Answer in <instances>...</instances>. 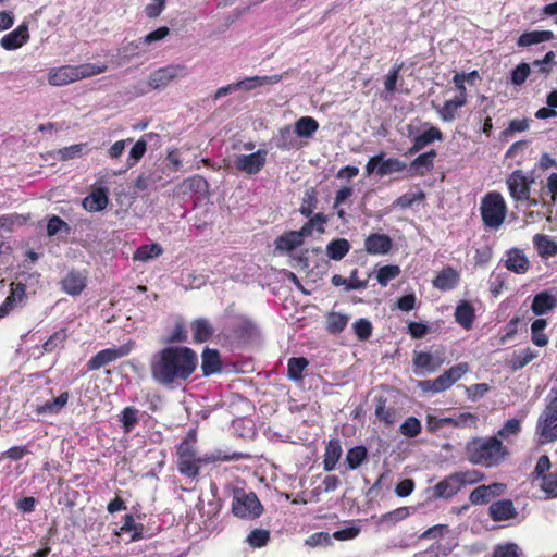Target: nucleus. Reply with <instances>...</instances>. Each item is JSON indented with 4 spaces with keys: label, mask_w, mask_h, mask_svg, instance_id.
Returning a JSON list of instances; mask_svg holds the SVG:
<instances>
[{
    "label": "nucleus",
    "mask_w": 557,
    "mask_h": 557,
    "mask_svg": "<svg viewBox=\"0 0 557 557\" xmlns=\"http://www.w3.org/2000/svg\"><path fill=\"white\" fill-rule=\"evenodd\" d=\"M197 363L198 358L194 350L188 347L171 346L154 356L151 372L156 381L169 385L188 379Z\"/></svg>",
    "instance_id": "obj_1"
},
{
    "label": "nucleus",
    "mask_w": 557,
    "mask_h": 557,
    "mask_svg": "<svg viewBox=\"0 0 557 557\" xmlns=\"http://www.w3.org/2000/svg\"><path fill=\"white\" fill-rule=\"evenodd\" d=\"M196 433L194 430L189 431L186 438L180 444L177 448V467L182 474L188 478H195L199 473L200 463H209L214 461H230L240 460L246 457L243 453L223 454L218 450L203 457H197L195 450Z\"/></svg>",
    "instance_id": "obj_2"
},
{
    "label": "nucleus",
    "mask_w": 557,
    "mask_h": 557,
    "mask_svg": "<svg viewBox=\"0 0 557 557\" xmlns=\"http://www.w3.org/2000/svg\"><path fill=\"white\" fill-rule=\"evenodd\" d=\"M469 459L485 467L498 465L507 455V449L497 437L473 438L467 445Z\"/></svg>",
    "instance_id": "obj_3"
},
{
    "label": "nucleus",
    "mask_w": 557,
    "mask_h": 557,
    "mask_svg": "<svg viewBox=\"0 0 557 557\" xmlns=\"http://www.w3.org/2000/svg\"><path fill=\"white\" fill-rule=\"evenodd\" d=\"M107 66L83 64L79 66H61L49 73V83L53 86H63L82 78L90 77L104 72Z\"/></svg>",
    "instance_id": "obj_4"
},
{
    "label": "nucleus",
    "mask_w": 557,
    "mask_h": 557,
    "mask_svg": "<svg viewBox=\"0 0 557 557\" xmlns=\"http://www.w3.org/2000/svg\"><path fill=\"white\" fill-rule=\"evenodd\" d=\"M553 394L537 419L536 434L540 436L541 443L557 441V388Z\"/></svg>",
    "instance_id": "obj_5"
},
{
    "label": "nucleus",
    "mask_w": 557,
    "mask_h": 557,
    "mask_svg": "<svg viewBox=\"0 0 557 557\" xmlns=\"http://www.w3.org/2000/svg\"><path fill=\"white\" fill-rule=\"evenodd\" d=\"M481 216L484 225L490 228H498L506 216V205L498 193L487 194L481 202Z\"/></svg>",
    "instance_id": "obj_6"
},
{
    "label": "nucleus",
    "mask_w": 557,
    "mask_h": 557,
    "mask_svg": "<svg viewBox=\"0 0 557 557\" xmlns=\"http://www.w3.org/2000/svg\"><path fill=\"white\" fill-rule=\"evenodd\" d=\"M262 510L263 507L255 493H246L244 490L234 491L232 511L236 517L256 519L261 516Z\"/></svg>",
    "instance_id": "obj_7"
},
{
    "label": "nucleus",
    "mask_w": 557,
    "mask_h": 557,
    "mask_svg": "<svg viewBox=\"0 0 557 557\" xmlns=\"http://www.w3.org/2000/svg\"><path fill=\"white\" fill-rule=\"evenodd\" d=\"M136 346L134 341H128L127 343L117 346L111 347L97 352L89 361L86 367L88 371L99 370L100 368L127 356Z\"/></svg>",
    "instance_id": "obj_8"
},
{
    "label": "nucleus",
    "mask_w": 557,
    "mask_h": 557,
    "mask_svg": "<svg viewBox=\"0 0 557 557\" xmlns=\"http://www.w3.org/2000/svg\"><path fill=\"white\" fill-rule=\"evenodd\" d=\"M384 153L371 157L366 165L367 175L374 172L379 176H385L392 173L400 172L406 168V164L397 158L384 159Z\"/></svg>",
    "instance_id": "obj_9"
},
{
    "label": "nucleus",
    "mask_w": 557,
    "mask_h": 557,
    "mask_svg": "<svg viewBox=\"0 0 557 557\" xmlns=\"http://www.w3.org/2000/svg\"><path fill=\"white\" fill-rule=\"evenodd\" d=\"M185 74V66L183 65H168L161 67L150 74L147 81V87L149 89H161L166 87L176 77Z\"/></svg>",
    "instance_id": "obj_10"
},
{
    "label": "nucleus",
    "mask_w": 557,
    "mask_h": 557,
    "mask_svg": "<svg viewBox=\"0 0 557 557\" xmlns=\"http://www.w3.org/2000/svg\"><path fill=\"white\" fill-rule=\"evenodd\" d=\"M533 183L534 178H529L521 170L513 171L507 178L510 195L517 201L529 199L530 188Z\"/></svg>",
    "instance_id": "obj_11"
},
{
    "label": "nucleus",
    "mask_w": 557,
    "mask_h": 557,
    "mask_svg": "<svg viewBox=\"0 0 557 557\" xmlns=\"http://www.w3.org/2000/svg\"><path fill=\"white\" fill-rule=\"evenodd\" d=\"M268 152L259 149L250 154H239L235 158V168L239 172L252 175L259 173L265 164Z\"/></svg>",
    "instance_id": "obj_12"
},
{
    "label": "nucleus",
    "mask_w": 557,
    "mask_h": 557,
    "mask_svg": "<svg viewBox=\"0 0 557 557\" xmlns=\"http://www.w3.org/2000/svg\"><path fill=\"white\" fill-rule=\"evenodd\" d=\"M444 361L445 356L442 349H436L432 352L416 351L413 357V364L426 372H434L444 363Z\"/></svg>",
    "instance_id": "obj_13"
},
{
    "label": "nucleus",
    "mask_w": 557,
    "mask_h": 557,
    "mask_svg": "<svg viewBox=\"0 0 557 557\" xmlns=\"http://www.w3.org/2000/svg\"><path fill=\"white\" fill-rule=\"evenodd\" d=\"M506 485L503 483H492L490 485H480L470 494V502L474 505L488 503L494 496L504 493Z\"/></svg>",
    "instance_id": "obj_14"
},
{
    "label": "nucleus",
    "mask_w": 557,
    "mask_h": 557,
    "mask_svg": "<svg viewBox=\"0 0 557 557\" xmlns=\"http://www.w3.org/2000/svg\"><path fill=\"white\" fill-rule=\"evenodd\" d=\"M108 193V188L106 187L95 188L83 199L82 205L84 209L89 212L102 211L109 202Z\"/></svg>",
    "instance_id": "obj_15"
},
{
    "label": "nucleus",
    "mask_w": 557,
    "mask_h": 557,
    "mask_svg": "<svg viewBox=\"0 0 557 557\" xmlns=\"http://www.w3.org/2000/svg\"><path fill=\"white\" fill-rule=\"evenodd\" d=\"M62 289L69 295H79L86 287V275L71 270L61 281Z\"/></svg>",
    "instance_id": "obj_16"
},
{
    "label": "nucleus",
    "mask_w": 557,
    "mask_h": 557,
    "mask_svg": "<svg viewBox=\"0 0 557 557\" xmlns=\"http://www.w3.org/2000/svg\"><path fill=\"white\" fill-rule=\"evenodd\" d=\"M364 248L371 255H385L392 248V239L385 234H371L364 240Z\"/></svg>",
    "instance_id": "obj_17"
},
{
    "label": "nucleus",
    "mask_w": 557,
    "mask_h": 557,
    "mask_svg": "<svg viewBox=\"0 0 557 557\" xmlns=\"http://www.w3.org/2000/svg\"><path fill=\"white\" fill-rule=\"evenodd\" d=\"M28 38V26L23 23L17 28L3 36L0 44L5 50H13L22 47Z\"/></svg>",
    "instance_id": "obj_18"
},
{
    "label": "nucleus",
    "mask_w": 557,
    "mask_h": 557,
    "mask_svg": "<svg viewBox=\"0 0 557 557\" xmlns=\"http://www.w3.org/2000/svg\"><path fill=\"white\" fill-rule=\"evenodd\" d=\"M462 487V482L457 473L442 480L434 486V495L436 497L449 498L454 496Z\"/></svg>",
    "instance_id": "obj_19"
},
{
    "label": "nucleus",
    "mask_w": 557,
    "mask_h": 557,
    "mask_svg": "<svg viewBox=\"0 0 557 557\" xmlns=\"http://www.w3.org/2000/svg\"><path fill=\"white\" fill-rule=\"evenodd\" d=\"M505 265L509 271H512L518 274H523L529 269V260L522 250L518 248H511L510 250L507 251Z\"/></svg>",
    "instance_id": "obj_20"
},
{
    "label": "nucleus",
    "mask_w": 557,
    "mask_h": 557,
    "mask_svg": "<svg viewBox=\"0 0 557 557\" xmlns=\"http://www.w3.org/2000/svg\"><path fill=\"white\" fill-rule=\"evenodd\" d=\"M557 299L547 290L536 294L533 298L531 310L535 315H544L553 310Z\"/></svg>",
    "instance_id": "obj_21"
},
{
    "label": "nucleus",
    "mask_w": 557,
    "mask_h": 557,
    "mask_svg": "<svg viewBox=\"0 0 557 557\" xmlns=\"http://www.w3.org/2000/svg\"><path fill=\"white\" fill-rule=\"evenodd\" d=\"M201 359V370L205 376L221 372L222 366L218 350L206 348Z\"/></svg>",
    "instance_id": "obj_22"
},
{
    "label": "nucleus",
    "mask_w": 557,
    "mask_h": 557,
    "mask_svg": "<svg viewBox=\"0 0 557 557\" xmlns=\"http://www.w3.org/2000/svg\"><path fill=\"white\" fill-rule=\"evenodd\" d=\"M490 515L495 521H503L516 516L513 503L510 499H502L490 506Z\"/></svg>",
    "instance_id": "obj_23"
},
{
    "label": "nucleus",
    "mask_w": 557,
    "mask_h": 557,
    "mask_svg": "<svg viewBox=\"0 0 557 557\" xmlns=\"http://www.w3.org/2000/svg\"><path fill=\"white\" fill-rule=\"evenodd\" d=\"M459 281V275L456 270L448 267L443 269L436 277L432 281L433 286L441 290L453 289Z\"/></svg>",
    "instance_id": "obj_24"
},
{
    "label": "nucleus",
    "mask_w": 557,
    "mask_h": 557,
    "mask_svg": "<svg viewBox=\"0 0 557 557\" xmlns=\"http://www.w3.org/2000/svg\"><path fill=\"white\" fill-rule=\"evenodd\" d=\"M207 181L200 175H195L178 184L174 189V195L181 196L189 193H200L207 189Z\"/></svg>",
    "instance_id": "obj_25"
},
{
    "label": "nucleus",
    "mask_w": 557,
    "mask_h": 557,
    "mask_svg": "<svg viewBox=\"0 0 557 557\" xmlns=\"http://www.w3.org/2000/svg\"><path fill=\"white\" fill-rule=\"evenodd\" d=\"M282 79L281 75H272V76H252L247 77L243 81L235 83L236 90H252L259 86H263L267 84H276Z\"/></svg>",
    "instance_id": "obj_26"
},
{
    "label": "nucleus",
    "mask_w": 557,
    "mask_h": 557,
    "mask_svg": "<svg viewBox=\"0 0 557 557\" xmlns=\"http://www.w3.org/2000/svg\"><path fill=\"white\" fill-rule=\"evenodd\" d=\"M474 317V308L469 301H461L455 310L456 322L466 330L472 327Z\"/></svg>",
    "instance_id": "obj_27"
},
{
    "label": "nucleus",
    "mask_w": 557,
    "mask_h": 557,
    "mask_svg": "<svg viewBox=\"0 0 557 557\" xmlns=\"http://www.w3.org/2000/svg\"><path fill=\"white\" fill-rule=\"evenodd\" d=\"M341 456H342V447H341L339 441L336 438L331 440L325 448L324 460H323L324 470L327 472L334 470Z\"/></svg>",
    "instance_id": "obj_28"
},
{
    "label": "nucleus",
    "mask_w": 557,
    "mask_h": 557,
    "mask_svg": "<svg viewBox=\"0 0 557 557\" xmlns=\"http://www.w3.org/2000/svg\"><path fill=\"white\" fill-rule=\"evenodd\" d=\"M443 134L442 132L436 127H430L426 132H424L421 135H418L413 139V145L409 149L410 153H416L419 150L423 149L429 144L433 143L434 140H442Z\"/></svg>",
    "instance_id": "obj_29"
},
{
    "label": "nucleus",
    "mask_w": 557,
    "mask_h": 557,
    "mask_svg": "<svg viewBox=\"0 0 557 557\" xmlns=\"http://www.w3.org/2000/svg\"><path fill=\"white\" fill-rule=\"evenodd\" d=\"M554 38V34L550 30H533L523 33L518 39L519 47H529L535 44L549 41Z\"/></svg>",
    "instance_id": "obj_30"
},
{
    "label": "nucleus",
    "mask_w": 557,
    "mask_h": 557,
    "mask_svg": "<svg viewBox=\"0 0 557 557\" xmlns=\"http://www.w3.org/2000/svg\"><path fill=\"white\" fill-rule=\"evenodd\" d=\"M350 250V244L345 238H337L330 242L326 246V255L330 259L339 261Z\"/></svg>",
    "instance_id": "obj_31"
},
{
    "label": "nucleus",
    "mask_w": 557,
    "mask_h": 557,
    "mask_svg": "<svg viewBox=\"0 0 557 557\" xmlns=\"http://www.w3.org/2000/svg\"><path fill=\"white\" fill-rule=\"evenodd\" d=\"M69 400V393L63 392L53 400H48L44 405L38 406L36 412L38 414H55L59 413Z\"/></svg>",
    "instance_id": "obj_32"
},
{
    "label": "nucleus",
    "mask_w": 557,
    "mask_h": 557,
    "mask_svg": "<svg viewBox=\"0 0 557 557\" xmlns=\"http://www.w3.org/2000/svg\"><path fill=\"white\" fill-rule=\"evenodd\" d=\"M302 238L304 236L299 231L289 232L276 239V249L282 251H290L302 244Z\"/></svg>",
    "instance_id": "obj_33"
},
{
    "label": "nucleus",
    "mask_w": 557,
    "mask_h": 557,
    "mask_svg": "<svg viewBox=\"0 0 557 557\" xmlns=\"http://www.w3.org/2000/svg\"><path fill=\"white\" fill-rule=\"evenodd\" d=\"M533 244L542 257H550L557 255V243L548 236L536 234L533 237Z\"/></svg>",
    "instance_id": "obj_34"
},
{
    "label": "nucleus",
    "mask_w": 557,
    "mask_h": 557,
    "mask_svg": "<svg viewBox=\"0 0 557 557\" xmlns=\"http://www.w3.org/2000/svg\"><path fill=\"white\" fill-rule=\"evenodd\" d=\"M357 273H358V271L354 270L350 273V277H348V278H345V277H343L339 274H335V275L332 276L331 282H332V284L334 286L345 285L346 290L363 289V288L367 287L368 282L367 281H359L357 278Z\"/></svg>",
    "instance_id": "obj_35"
},
{
    "label": "nucleus",
    "mask_w": 557,
    "mask_h": 557,
    "mask_svg": "<svg viewBox=\"0 0 557 557\" xmlns=\"http://www.w3.org/2000/svg\"><path fill=\"white\" fill-rule=\"evenodd\" d=\"M194 338L196 342H207L214 333L213 327L207 319H197L193 322Z\"/></svg>",
    "instance_id": "obj_36"
},
{
    "label": "nucleus",
    "mask_w": 557,
    "mask_h": 557,
    "mask_svg": "<svg viewBox=\"0 0 557 557\" xmlns=\"http://www.w3.org/2000/svg\"><path fill=\"white\" fill-rule=\"evenodd\" d=\"M466 104V98L461 95L455 99L447 100L440 109L441 117L445 122H451L456 117V111Z\"/></svg>",
    "instance_id": "obj_37"
},
{
    "label": "nucleus",
    "mask_w": 557,
    "mask_h": 557,
    "mask_svg": "<svg viewBox=\"0 0 557 557\" xmlns=\"http://www.w3.org/2000/svg\"><path fill=\"white\" fill-rule=\"evenodd\" d=\"M318 122L310 116L300 117L295 123V133L298 137L309 138L318 129Z\"/></svg>",
    "instance_id": "obj_38"
},
{
    "label": "nucleus",
    "mask_w": 557,
    "mask_h": 557,
    "mask_svg": "<svg viewBox=\"0 0 557 557\" xmlns=\"http://www.w3.org/2000/svg\"><path fill=\"white\" fill-rule=\"evenodd\" d=\"M87 144H76L69 147L58 149L53 152V157L60 161H67L71 159L79 158L85 153Z\"/></svg>",
    "instance_id": "obj_39"
},
{
    "label": "nucleus",
    "mask_w": 557,
    "mask_h": 557,
    "mask_svg": "<svg viewBox=\"0 0 557 557\" xmlns=\"http://www.w3.org/2000/svg\"><path fill=\"white\" fill-rule=\"evenodd\" d=\"M348 315L338 312H330L326 317V329L332 334L344 331L348 323Z\"/></svg>",
    "instance_id": "obj_40"
},
{
    "label": "nucleus",
    "mask_w": 557,
    "mask_h": 557,
    "mask_svg": "<svg viewBox=\"0 0 557 557\" xmlns=\"http://www.w3.org/2000/svg\"><path fill=\"white\" fill-rule=\"evenodd\" d=\"M546 325L547 322L544 319H537L531 325L532 342L539 347L546 346L548 343L547 336L543 333Z\"/></svg>",
    "instance_id": "obj_41"
},
{
    "label": "nucleus",
    "mask_w": 557,
    "mask_h": 557,
    "mask_svg": "<svg viewBox=\"0 0 557 557\" xmlns=\"http://www.w3.org/2000/svg\"><path fill=\"white\" fill-rule=\"evenodd\" d=\"M368 451L364 446H355L350 448L346 456V461L350 469H357L367 458Z\"/></svg>",
    "instance_id": "obj_42"
},
{
    "label": "nucleus",
    "mask_w": 557,
    "mask_h": 557,
    "mask_svg": "<svg viewBox=\"0 0 557 557\" xmlns=\"http://www.w3.org/2000/svg\"><path fill=\"white\" fill-rule=\"evenodd\" d=\"M375 416L386 424H393L396 418L395 411L391 408H386V399L383 397L376 399Z\"/></svg>",
    "instance_id": "obj_43"
},
{
    "label": "nucleus",
    "mask_w": 557,
    "mask_h": 557,
    "mask_svg": "<svg viewBox=\"0 0 557 557\" xmlns=\"http://www.w3.org/2000/svg\"><path fill=\"white\" fill-rule=\"evenodd\" d=\"M308 366V360L304 357L290 358L288 360V376L293 381H299L302 379V371Z\"/></svg>",
    "instance_id": "obj_44"
},
{
    "label": "nucleus",
    "mask_w": 557,
    "mask_h": 557,
    "mask_svg": "<svg viewBox=\"0 0 557 557\" xmlns=\"http://www.w3.org/2000/svg\"><path fill=\"white\" fill-rule=\"evenodd\" d=\"M317 205H318V198H317L315 191L313 189H307L304 195L302 203L299 208V212L304 216L308 218L313 213L314 209L317 208Z\"/></svg>",
    "instance_id": "obj_45"
},
{
    "label": "nucleus",
    "mask_w": 557,
    "mask_h": 557,
    "mask_svg": "<svg viewBox=\"0 0 557 557\" xmlns=\"http://www.w3.org/2000/svg\"><path fill=\"white\" fill-rule=\"evenodd\" d=\"M294 132L290 126H285L280 129L276 137V147L281 150H288L295 146Z\"/></svg>",
    "instance_id": "obj_46"
},
{
    "label": "nucleus",
    "mask_w": 557,
    "mask_h": 557,
    "mask_svg": "<svg viewBox=\"0 0 557 557\" xmlns=\"http://www.w3.org/2000/svg\"><path fill=\"white\" fill-rule=\"evenodd\" d=\"M270 540V532L264 529H255L247 537V542L251 547H262Z\"/></svg>",
    "instance_id": "obj_47"
},
{
    "label": "nucleus",
    "mask_w": 557,
    "mask_h": 557,
    "mask_svg": "<svg viewBox=\"0 0 557 557\" xmlns=\"http://www.w3.org/2000/svg\"><path fill=\"white\" fill-rule=\"evenodd\" d=\"M66 339V333L64 330H59L54 332L45 343H44V350L46 352H52L57 348L61 347Z\"/></svg>",
    "instance_id": "obj_48"
},
{
    "label": "nucleus",
    "mask_w": 557,
    "mask_h": 557,
    "mask_svg": "<svg viewBox=\"0 0 557 557\" xmlns=\"http://www.w3.org/2000/svg\"><path fill=\"white\" fill-rule=\"evenodd\" d=\"M400 269L398 265H384L377 271V281L382 286H386L387 283L398 276Z\"/></svg>",
    "instance_id": "obj_49"
},
{
    "label": "nucleus",
    "mask_w": 557,
    "mask_h": 557,
    "mask_svg": "<svg viewBox=\"0 0 557 557\" xmlns=\"http://www.w3.org/2000/svg\"><path fill=\"white\" fill-rule=\"evenodd\" d=\"M400 432L403 435L414 437L421 432V423L417 418L409 417L400 425Z\"/></svg>",
    "instance_id": "obj_50"
},
{
    "label": "nucleus",
    "mask_w": 557,
    "mask_h": 557,
    "mask_svg": "<svg viewBox=\"0 0 557 557\" xmlns=\"http://www.w3.org/2000/svg\"><path fill=\"white\" fill-rule=\"evenodd\" d=\"M436 156L435 150H430L425 153L418 156L410 164L411 170H418L419 168H424L430 170L433 166V160Z\"/></svg>",
    "instance_id": "obj_51"
},
{
    "label": "nucleus",
    "mask_w": 557,
    "mask_h": 557,
    "mask_svg": "<svg viewBox=\"0 0 557 557\" xmlns=\"http://www.w3.org/2000/svg\"><path fill=\"white\" fill-rule=\"evenodd\" d=\"M354 331L360 341H367L372 333V325L366 319H359L354 323Z\"/></svg>",
    "instance_id": "obj_52"
},
{
    "label": "nucleus",
    "mask_w": 557,
    "mask_h": 557,
    "mask_svg": "<svg viewBox=\"0 0 557 557\" xmlns=\"http://www.w3.org/2000/svg\"><path fill=\"white\" fill-rule=\"evenodd\" d=\"M521 430V421L519 419L508 420L504 426L497 432V435L506 438L509 435H517Z\"/></svg>",
    "instance_id": "obj_53"
},
{
    "label": "nucleus",
    "mask_w": 557,
    "mask_h": 557,
    "mask_svg": "<svg viewBox=\"0 0 557 557\" xmlns=\"http://www.w3.org/2000/svg\"><path fill=\"white\" fill-rule=\"evenodd\" d=\"M542 488L548 495L557 496V471L543 476Z\"/></svg>",
    "instance_id": "obj_54"
},
{
    "label": "nucleus",
    "mask_w": 557,
    "mask_h": 557,
    "mask_svg": "<svg viewBox=\"0 0 557 557\" xmlns=\"http://www.w3.org/2000/svg\"><path fill=\"white\" fill-rule=\"evenodd\" d=\"M531 69L527 63L519 64L511 73V82L515 85H521L530 75Z\"/></svg>",
    "instance_id": "obj_55"
},
{
    "label": "nucleus",
    "mask_w": 557,
    "mask_h": 557,
    "mask_svg": "<svg viewBox=\"0 0 557 557\" xmlns=\"http://www.w3.org/2000/svg\"><path fill=\"white\" fill-rule=\"evenodd\" d=\"M535 357H536V355L533 351H531L530 349H527L519 355H515L511 360L512 368L515 370L521 369L524 366H527L529 362H531Z\"/></svg>",
    "instance_id": "obj_56"
},
{
    "label": "nucleus",
    "mask_w": 557,
    "mask_h": 557,
    "mask_svg": "<svg viewBox=\"0 0 557 557\" xmlns=\"http://www.w3.org/2000/svg\"><path fill=\"white\" fill-rule=\"evenodd\" d=\"M122 422L125 432L133 430L137 422V411L132 407L125 408L122 413Z\"/></svg>",
    "instance_id": "obj_57"
},
{
    "label": "nucleus",
    "mask_w": 557,
    "mask_h": 557,
    "mask_svg": "<svg viewBox=\"0 0 557 557\" xmlns=\"http://www.w3.org/2000/svg\"><path fill=\"white\" fill-rule=\"evenodd\" d=\"M162 252L163 248L157 243L141 246V261L154 259L159 257Z\"/></svg>",
    "instance_id": "obj_58"
},
{
    "label": "nucleus",
    "mask_w": 557,
    "mask_h": 557,
    "mask_svg": "<svg viewBox=\"0 0 557 557\" xmlns=\"http://www.w3.org/2000/svg\"><path fill=\"white\" fill-rule=\"evenodd\" d=\"M165 0H149V3L145 7V12L148 17H158L163 9L165 8Z\"/></svg>",
    "instance_id": "obj_59"
},
{
    "label": "nucleus",
    "mask_w": 557,
    "mask_h": 557,
    "mask_svg": "<svg viewBox=\"0 0 557 557\" xmlns=\"http://www.w3.org/2000/svg\"><path fill=\"white\" fill-rule=\"evenodd\" d=\"M518 550L516 544L500 545L495 548L493 557H519Z\"/></svg>",
    "instance_id": "obj_60"
},
{
    "label": "nucleus",
    "mask_w": 557,
    "mask_h": 557,
    "mask_svg": "<svg viewBox=\"0 0 557 557\" xmlns=\"http://www.w3.org/2000/svg\"><path fill=\"white\" fill-rule=\"evenodd\" d=\"M408 515H409V509L407 507H400L391 512L383 515L382 521L395 523L397 521L404 520Z\"/></svg>",
    "instance_id": "obj_61"
},
{
    "label": "nucleus",
    "mask_w": 557,
    "mask_h": 557,
    "mask_svg": "<svg viewBox=\"0 0 557 557\" xmlns=\"http://www.w3.org/2000/svg\"><path fill=\"white\" fill-rule=\"evenodd\" d=\"M169 34L170 29L166 26L159 27L158 29L146 35L144 38V42L147 45H151L153 42L164 39Z\"/></svg>",
    "instance_id": "obj_62"
},
{
    "label": "nucleus",
    "mask_w": 557,
    "mask_h": 557,
    "mask_svg": "<svg viewBox=\"0 0 557 557\" xmlns=\"http://www.w3.org/2000/svg\"><path fill=\"white\" fill-rule=\"evenodd\" d=\"M478 422V417L470 412H462L456 417L457 426L461 428H475Z\"/></svg>",
    "instance_id": "obj_63"
},
{
    "label": "nucleus",
    "mask_w": 557,
    "mask_h": 557,
    "mask_svg": "<svg viewBox=\"0 0 557 557\" xmlns=\"http://www.w3.org/2000/svg\"><path fill=\"white\" fill-rule=\"evenodd\" d=\"M62 227L69 228L67 224L61 218L53 215L47 224L48 236H54Z\"/></svg>",
    "instance_id": "obj_64"
}]
</instances>
